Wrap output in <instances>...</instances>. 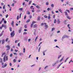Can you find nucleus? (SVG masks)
I'll return each instance as SVG.
<instances>
[{"mask_svg": "<svg viewBox=\"0 0 73 73\" xmlns=\"http://www.w3.org/2000/svg\"><path fill=\"white\" fill-rule=\"evenodd\" d=\"M27 33L26 32H25L23 33V35H27Z\"/></svg>", "mask_w": 73, "mask_h": 73, "instance_id": "44", "label": "nucleus"}, {"mask_svg": "<svg viewBox=\"0 0 73 73\" xmlns=\"http://www.w3.org/2000/svg\"><path fill=\"white\" fill-rule=\"evenodd\" d=\"M0 62L1 63H2V62H3V59H2V58H0Z\"/></svg>", "mask_w": 73, "mask_h": 73, "instance_id": "12", "label": "nucleus"}, {"mask_svg": "<svg viewBox=\"0 0 73 73\" xmlns=\"http://www.w3.org/2000/svg\"><path fill=\"white\" fill-rule=\"evenodd\" d=\"M13 54H14L16 55V56L17 55V53L16 52L14 53Z\"/></svg>", "mask_w": 73, "mask_h": 73, "instance_id": "52", "label": "nucleus"}, {"mask_svg": "<svg viewBox=\"0 0 73 73\" xmlns=\"http://www.w3.org/2000/svg\"><path fill=\"white\" fill-rule=\"evenodd\" d=\"M69 38V36L68 35H64L63 37H62V39H64V38Z\"/></svg>", "mask_w": 73, "mask_h": 73, "instance_id": "4", "label": "nucleus"}, {"mask_svg": "<svg viewBox=\"0 0 73 73\" xmlns=\"http://www.w3.org/2000/svg\"><path fill=\"white\" fill-rule=\"evenodd\" d=\"M58 11L60 12H61L62 13V10H61V9H59Z\"/></svg>", "mask_w": 73, "mask_h": 73, "instance_id": "11", "label": "nucleus"}, {"mask_svg": "<svg viewBox=\"0 0 73 73\" xmlns=\"http://www.w3.org/2000/svg\"><path fill=\"white\" fill-rule=\"evenodd\" d=\"M40 19L41 18H40V17H38L37 19L38 21H40Z\"/></svg>", "mask_w": 73, "mask_h": 73, "instance_id": "13", "label": "nucleus"}, {"mask_svg": "<svg viewBox=\"0 0 73 73\" xmlns=\"http://www.w3.org/2000/svg\"><path fill=\"white\" fill-rule=\"evenodd\" d=\"M54 29H55V28H52V30H51V31H54Z\"/></svg>", "mask_w": 73, "mask_h": 73, "instance_id": "40", "label": "nucleus"}, {"mask_svg": "<svg viewBox=\"0 0 73 73\" xmlns=\"http://www.w3.org/2000/svg\"><path fill=\"white\" fill-rule=\"evenodd\" d=\"M15 52H18V50L15 49Z\"/></svg>", "mask_w": 73, "mask_h": 73, "instance_id": "53", "label": "nucleus"}, {"mask_svg": "<svg viewBox=\"0 0 73 73\" xmlns=\"http://www.w3.org/2000/svg\"><path fill=\"white\" fill-rule=\"evenodd\" d=\"M36 31L35 30L34 32V33L35 36H36Z\"/></svg>", "mask_w": 73, "mask_h": 73, "instance_id": "34", "label": "nucleus"}, {"mask_svg": "<svg viewBox=\"0 0 73 73\" xmlns=\"http://www.w3.org/2000/svg\"><path fill=\"white\" fill-rule=\"evenodd\" d=\"M26 17H27V16L26 15H25L24 17V19L25 20V19H26Z\"/></svg>", "mask_w": 73, "mask_h": 73, "instance_id": "39", "label": "nucleus"}, {"mask_svg": "<svg viewBox=\"0 0 73 73\" xmlns=\"http://www.w3.org/2000/svg\"><path fill=\"white\" fill-rule=\"evenodd\" d=\"M44 27H45L44 29H47L48 28V25H44Z\"/></svg>", "mask_w": 73, "mask_h": 73, "instance_id": "9", "label": "nucleus"}, {"mask_svg": "<svg viewBox=\"0 0 73 73\" xmlns=\"http://www.w3.org/2000/svg\"><path fill=\"white\" fill-rule=\"evenodd\" d=\"M23 5H25V2H24V3H23Z\"/></svg>", "mask_w": 73, "mask_h": 73, "instance_id": "64", "label": "nucleus"}, {"mask_svg": "<svg viewBox=\"0 0 73 73\" xmlns=\"http://www.w3.org/2000/svg\"><path fill=\"white\" fill-rule=\"evenodd\" d=\"M4 24H6V23H7V21H4Z\"/></svg>", "mask_w": 73, "mask_h": 73, "instance_id": "54", "label": "nucleus"}, {"mask_svg": "<svg viewBox=\"0 0 73 73\" xmlns=\"http://www.w3.org/2000/svg\"><path fill=\"white\" fill-rule=\"evenodd\" d=\"M13 2H14V3H17L16 1H15V0H13Z\"/></svg>", "mask_w": 73, "mask_h": 73, "instance_id": "59", "label": "nucleus"}, {"mask_svg": "<svg viewBox=\"0 0 73 73\" xmlns=\"http://www.w3.org/2000/svg\"><path fill=\"white\" fill-rule=\"evenodd\" d=\"M9 29L10 32H12V28L11 27L9 28Z\"/></svg>", "mask_w": 73, "mask_h": 73, "instance_id": "35", "label": "nucleus"}, {"mask_svg": "<svg viewBox=\"0 0 73 73\" xmlns=\"http://www.w3.org/2000/svg\"><path fill=\"white\" fill-rule=\"evenodd\" d=\"M64 13H65V15H66V16H68V13H67V12L66 11Z\"/></svg>", "mask_w": 73, "mask_h": 73, "instance_id": "16", "label": "nucleus"}, {"mask_svg": "<svg viewBox=\"0 0 73 73\" xmlns=\"http://www.w3.org/2000/svg\"><path fill=\"white\" fill-rule=\"evenodd\" d=\"M4 27L5 29H6L7 28V26L6 25H4Z\"/></svg>", "mask_w": 73, "mask_h": 73, "instance_id": "42", "label": "nucleus"}, {"mask_svg": "<svg viewBox=\"0 0 73 73\" xmlns=\"http://www.w3.org/2000/svg\"><path fill=\"white\" fill-rule=\"evenodd\" d=\"M57 64L56 62H54L52 64V66H54L55 65H56V64Z\"/></svg>", "mask_w": 73, "mask_h": 73, "instance_id": "14", "label": "nucleus"}, {"mask_svg": "<svg viewBox=\"0 0 73 73\" xmlns=\"http://www.w3.org/2000/svg\"><path fill=\"white\" fill-rule=\"evenodd\" d=\"M25 48H23V53H25Z\"/></svg>", "mask_w": 73, "mask_h": 73, "instance_id": "46", "label": "nucleus"}, {"mask_svg": "<svg viewBox=\"0 0 73 73\" xmlns=\"http://www.w3.org/2000/svg\"><path fill=\"white\" fill-rule=\"evenodd\" d=\"M17 20H19V15H17Z\"/></svg>", "mask_w": 73, "mask_h": 73, "instance_id": "30", "label": "nucleus"}, {"mask_svg": "<svg viewBox=\"0 0 73 73\" xmlns=\"http://www.w3.org/2000/svg\"><path fill=\"white\" fill-rule=\"evenodd\" d=\"M5 58H6V61H8V56H6V55H5L3 59V62H5Z\"/></svg>", "mask_w": 73, "mask_h": 73, "instance_id": "1", "label": "nucleus"}, {"mask_svg": "<svg viewBox=\"0 0 73 73\" xmlns=\"http://www.w3.org/2000/svg\"><path fill=\"white\" fill-rule=\"evenodd\" d=\"M5 5H4L3 7V9H5Z\"/></svg>", "mask_w": 73, "mask_h": 73, "instance_id": "33", "label": "nucleus"}, {"mask_svg": "<svg viewBox=\"0 0 73 73\" xmlns=\"http://www.w3.org/2000/svg\"><path fill=\"white\" fill-rule=\"evenodd\" d=\"M44 25V23H42L41 24V26H42V25Z\"/></svg>", "mask_w": 73, "mask_h": 73, "instance_id": "41", "label": "nucleus"}, {"mask_svg": "<svg viewBox=\"0 0 73 73\" xmlns=\"http://www.w3.org/2000/svg\"><path fill=\"white\" fill-rule=\"evenodd\" d=\"M8 17V15H6V18H7Z\"/></svg>", "mask_w": 73, "mask_h": 73, "instance_id": "61", "label": "nucleus"}, {"mask_svg": "<svg viewBox=\"0 0 73 73\" xmlns=\"http://www.w3.org/2000/svg\"><path fill=\"white\" fill-rule=\"evenodd\" d=\"M38 38V36H37L35 40V41H36V40H37V38Z\"/></svg>", "mask_w": 73, "mask_h": 73, "instance_id": "43", "label": "nucleus"}, {"mask_svg": "<svg viewBox=\"0 0 73 73\" xmlns=\"http://www.w3.org/2000/svg\"><path fill=\"white\" fill-rule=\"evenodd\" d=\"M14 23V21H13L11 22V24L12 25V27H14V24H13Z\"/></svg>", "mask_w": 73, "mask_h": 73, "instance_id": "8", "label": "nucleus"}, {"mask_svg": "<svg viewBox=\"0 0 73 73\" xmlns=\"http://www.w3.org/2000/svg\"><path fill=\"white\" fill-rule=\"evenodd\" d=\"M30 19H28L26 23H29V22H30Z\"/></svg>", "mask_w": 73, "mask_h": 73, "instance_id": "28", "label": "nucleus"}, {"mask_svg": "<svg viewBox=\"0 0 73 73\" xmlns=\"http://www.w3.org/2000/svg\"><path fill=\"white\" fill-rule=\"evenodd\" d=\"M61 56H62L61 55H60L58 57V59H59V58H60V57H61Z\"/></svg>", "mask_w": 73, "mask_h": 73, "instance_id": "36", "label": "nucleus"}, {"mask_svg": "<svg viewBox=\"0 0 73 73\" xmlns=\"http://www.w3.org/2000/svg\"><path fill=\"white\" fill-rule=\"evenodd\" d=\"M5 64L3 65L2 66V68H5V67H6V66H7V64H6V63H5Z\"/></svg>", "mask_w": 73, "mask_h": 73, "instance_id": "6", "label": "nucleus"}, {"mask_svg": "<svg viewBox=\"0 0 73 73\" xmlns=\"http://www.w3.org/2000/svg\"><path fill=\"white\" fill-rule=\"evenodd\" d=\"M33 28H36L37 27V24H35L33 26Z\"/></svg>", "mask_w": 73, "mask_h": 73, "instance_id": "7", "label": "nucleus"}, {"mask_svg": "<svg viewBox=\"0 0 73 73\" xmlns=\"http://www.w3.org/2000/svg\"><path fill=\"white\" fill-rule=\"evenodd\" d=\"M36 8H37L38 9H40V7L38 6H36Z\"/></svg>", "mask_w": 73, "mask_h": 73, "instance_id": "18", "label": "nucleus"}, {"mask_svg": "<svg viewBox=\"0 0 73 73\" xmlns=\"http://www.w3.org/2000/svg\"><path fill=\"white\" fill-rule=\"evenodd\" d=\"M44 18H48V17L47 16V15H45L44 16Z\"/></svg>", "mask_w": 73, "mask_h": 73, "instance_id": "32", "label": "nucleus"}, {"mask_svg": "<svg viewBox=\"0 0 73 73\" xmlns=\"http://www.w3.org/2000/svg\"><path fill=\"white\" fill-rule=\"evenodd\" d=\"M19 54L20 56H21V55H23V53H19Z\"/></svg>", "mask_w": 73, "mask_h": 73, "instance_id": "23", "label": "nucleus"}, {"mask_svg": "<svg viewBox=\"0 0 73 73\" xmlns=\"http://www.w3.org/2000/svg\"><path fill=\"white\" fill-rule=\"evenodd\" d=\"M18 42V40H16L15 41V43H17Z\"/></svg>", "mask_w": 73, "mask_h": 73, "instance_id": "51", "label": "nucleus"}, {"mask_svg": "<svg viewBox=\"0 0 73 73\" xmlns=\"http://www.w3.org/2000/svg\"><path fill=\"white\" fill-rule=\"evenodd\" d=\"M48 66H46L44 68V69H46V68H48Z\"/></svg>", "mask_w": 73, "mask_h": 73, "instance_id": "45", "label": "nucleus"}, {"mask_svg": "<svg viewBox=\"0 0 73 73\" xmlns=\"http://www.w3.org/2000/svg\"><path fill=\"white\" fill-rule=\"evenodd\" d=\"M8 40H9V38H7L5 40V41H6V42H7Z\"/></svg>", "mask_w": 73, "mask_h": 73, "instance_id": "26", "label": "nucleus"}, {"mask_svg": "<svg viewBox=\"0 0 73 73\" xmlns=\"http://www.w3.org/2000/svg\"><path fill=\"white\" fill-rule=\"evenodd\" d=\"M6 48H7L6 49V50H9V49H10V48H11V47H10V46L9 45H7L6 46Z\"/></svg>", "mask_w": 73, "mask_h": 73, "instance_id": "3", "label": "nucleus"}, {"mask_svg": "<svg viewBox=\"0 0 73 73\" xmlns=\"http://www.w3.org/2000/svg\"><path fill=\"white\" fill-rule=\"evenodd\" d=\"M67 18L68 19H70V17H69L67 16Z\"/></svg>", "mask_w": 73, "mask_h": 73, "instance_id": "56", "label": "nucleus"}, {"mask_svg": "<svg viewBox=\"0 0 73 73\" xmlns=\"http://www.w3.org/2000/svg\"><path fill=\"white\" fill-rule=\"evenodd\" d=\"M3 32H2L1 35L2 36L3 35Z\"/></svg>", "mask_w": 73, "mask_h": 73, "instance_id": "62", "label": "nucleus"}, {"mask_svg": "<svg viewBox=\"0 0 73 73\" xmlns=\"http://www.w3.org/2000/svg\"><path fill=\"white\" fill-rule=\"evenodd\" d=\"M23 9V8H22L19 9V11H22Z\"/></svg>", "mask_w": 73, "mask_h": 73, "instance_id": "20", "label": "nucleus"}, {"mask_svg": "<svg viewBox=\"0 0 73 73\" xmlns=\"http://www.w3.org/2000/svg\"><path fill=\"white\" fill-rule=\"evenodd\" d=\"M66 11L68 13H70V11H69V10H68V9H66Z\"/></svg>", "mask_w": 73, "mask_h": 73, "instance_id": "27", "label": "nucleus"}, {"mask_svg": "<svg viewBox=\"0 0 73 73\" xmlns=\"http://www.w3.org/2000/svg\"><path fill=\"white\" fill-rule=\"evenodd\" d=\"M15 31H13L11 34V37H13L15 36Z\"/></svg>", "mask_w": 73, "mask_h": 73, "instance_id": "2", "label": "nucleus"}, {"mask_svg": "<svg viewBox=\"0 0 73 73\" xmlns=\"http://www.w3.org/2000/svg\"><path fill=\"white\" fill-rule=\"evenodd\" d=\"M48 19H49V20H50V14H49L48 15Z\"/></svg>", "mask_w": 73, "mask_h": 73, "instance_id": "17", "label": "nucleus"}, {"mask_svg": "<svg viewBox=\"0 0 73 73\" xmlns=\"http://www.w3.org/2000/svg\"><path fill=\"white\" fill-rule=\"evenodd\" d=\"M24 27L25 28H27V25H25Z\"/></svg>", "mask_w": 73, "mask_h": 73, "instance_id": "37", "label": "nucleus"}, {"mask_svg": "<svg viewBox=\"0 0 73 73\" xmlns=\"http://www.w3.org/2000/svg\"><path fill=\"white\" fill-rule=\"evenodd\" d=\"M5 52L3 53V54H2V57H3V55H5Z\"/></svg>", "mask_w": 73, "mask_h": 73, "instance_id": "38", "label": "nucleus"}, {"mask_svg": "<svg viewBox=\"0 0 73 73\" xmlns=\"http://www.w3.org/2000/svg\"><path fill=\"white\" fill-rule=\"evenodd\" d=\"M21 32V29H20L19 30V33H20Z\"/></svg>", "mask_w": 73, "mask_h": 73, "instance_id": "22", "label": "nucleus"}, {"mask_svg": "<svg viewBox=\"0 0 73 73\" xmlns=\"http://www.w3.org/2000/svg\"><path fill=\"white\" fill-rule=\"evenodd\" d=\"M57 23V20L56 19H54V23Z\"/></svg>", "mask_w": 73, "mask_h": 73, "instance_id": "19", "label": "nucleus"}, {"mask_svg": "<svg viewBox=\"0 0 73 73\" xmlns=\"http://www.w3.org/2000/svg\"><path fill=\"white\" fill-rule=\"evenodd\" d=\"M35 23H36V22L34 21H33V22H32V24H31V28H32V27H33V24H35Z\"/></svg>", "mask_w": 73, "mask_h": 73, "instance_id": "5", "label": "nucleus"}, {"mask_svg": "<svg viewBox=\"0 0 73 73\" xmlns=\"http://www.w3.org/2000/svg\"><path fill=\"white\" fill-rule=\"evenodd\" d=\"M64 56H63V58L60 60V62H61V61H62V60H64V59H63V58H64Z\"/></svg>", "mask_w": 73, "mask_h": 73, "instance_id": "24", "label": "nucleus"}, {"mask_svg": "<svg viewBox=\"0 0 73 73\" xmlns=\"http://www.w3.org/2000/svg\"><path fill=\"white\" fill-rule=\"evenodd\" d=\"M18 46L19 47L20 46V43H18Z\"/></svg>", "mask_w": 73, "mask_h": 73, "instance_id": "48", "label": "nucleus"}, {"mask_svg": "<svg viewBox=\"0 0 73 73\" xmlns=\"http://www.w3.org/2000/svg\"><path fill=\"white\" fill-rule=\"evenodd\" d=\"M13 62H16V59H15L13 60Z\"/></svg>", "mask_w": 73, "mask_h": 73, "instance_id": "29", "label": "nucleus"}, {"mask_svg": "<svg viewBox=\"0 0 73 73\" xmlns=\"http://www.w3.org/2000/svg\"><path fill=\"white\" fill-rule=\"evenodd\" d=\"M32 5H35V6H36V4H35V3H33Z\"/></svg>", "mask_w": 73, "mask_h": 73, "instance_id": "55", "label": "nucleus"}, {"mask_svg": "<svg viewBox=\"0 0 73 73\" xmlns=\"http://www.w3.org/2000/svg\"><path fill=\"white\" fill-rule=\"evenodd\" d=\"M5 42V40L4 39H3L2 40V44H4Z\"/></svg>", "mask_w": 73, "mask_h": 73, "instance_id": "10", "label": "nucleus"}, {"mask_svg": "<svg viewBox=\"0 0 73 73\" xmlns=\"http://www.w3.org/2000/svg\"><path fill=\"white\" fill-rule=\"evenodd\" d=\"M36 65V64H33V65H32V66H31V67H32L33 66H35Z\"/></svg>", "mask_w": 73, "mask_h": 73, "instance_id": "57", "label": "nucleus"}, {"mask_svg": "<svg viewBox=\"0 0 73 73\" xmlns=\"http://www.w3.org/2000/svg\"><path fill=\"white\" fill-rule=\"evenodd\" d=\"M31 38L29 39L28 40V42H29V41H31Z\"/></svg>", "mask_w": 73, "mask_h": 73, "instance_id": "63", "label": "nucleus"}, {"mask_svg": "<svg viewBox=\"0 0 73 73\" xmlns=\"http://www.w3.org/2000/svg\"><path fill=\"white\" fill-rule=\"evenodd\" d=\"M13 56V54H10V57H12Z\"/></svg>", "mask_w": 73, "mask_h": 73, "instance_id": "49", "label": "nucleus"}, {"mask_svg": "<svg viewBox=\"0 0 73 73\" xmlns=\"http://www.w3.org/2000/svg\"><path fill=\"white\" fill-rule=\"evenodd\" d=\"M46 5H49V3L48 2H46Z\"/></svg>", "mask_w": 73, "mask_h": 73, "instance_id": "47", "label": "nucleus"}, {"mask_svg": "<svg viewBox=\"0 0 73 73\" xmlns=\"http://www.w3.org/2000/svg\"><path fill=\"white\" fill-rule=\"evenodd\" d=\"M60 23V20H59V19H58V20L57 24H59Z\"/></svg>", "mask_w": 73, "mask_h": 73, "instance_id": "15", "label": "nucleus"}, {"mask_svg": "<svg viewBox=\"0 0 73 73\" xmlns=\"http://www.w3.org/2000/svg\"><path fill=\"white\" fill-rule=\"evenodd\" d=\"M51 7H52V8H53L54 7V4H52L51 5Z\"/></svg>", "mask_w": 73, "mask_h": 73, "instance_id": "31", "label": "nucleus"}, {"mask_svg": "<svg viewBox=\"0 0 73 73\" xmlns=\"http://www.w3.org/2000/svg\"><path fill=\"white\" fill-rule=\"evenodd\" d=\"M28 13H27V15H30V12H29V11H28Z\"/></svg>", "mask_w": 73, "mask_h": 73, "instance_id": "50", "label": "nucleus"}, {"mask_svg": "<svg viewBox=\"0 0 73 73\" xmlns=\"http://www.w3.org/2000/svg\"><path fill=\"white\" fill-rule=\"evenodd\" d=\"M9 65H10V66H12V63H10L9 64Z\"/></svg>", "mask_w": 73, "mask_h": 73, "instance_id": "58", "label": "nucleus"}, {"mask_svg": "<svg viewBox=\"0 0 73 73\" xmlns=\"http://www.w3.org/2000/svg\"><path fill=\"white\" fill-rule=\"evenodd\" d=\"M33 8V6H31L30 7L31 9H33L34 10V8Z\"/></svg>", "mask_w": 73, "mask_h": 73, "instance_id": "25", "label": "nucleus"}, {"mask_svg": "<svg viewBox=\"0 0 73 73\" xmlns=\"http://www.w3.org/2000/svg\"><path fill=\"white\" fill-rule=\"evenodd\" d=\"M47 10L48 11H49V10H50V8H47Z\"/></svg>", "mask_w": 73, "mask_h": 73, "instance_id": "60", "label": "nucleus"}, {"mask_svg": "<svg viewBox=\"0 0 73 73\" xmlns=\"http://www.w3.org/2000/svg\"><path fill=\"white\" fill-rule=\"evenodd\" d=\"M56 63V64H58V62H59V60H57L56 61V62H55Z\"/></svg>", "mask_w": 73, "mask_h": 73, "instance_id": "21", "label": "nucleus"}]
</instances>
